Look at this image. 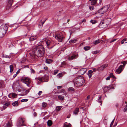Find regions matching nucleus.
Returning <instances> with one entry per match:
<instances>
[{
	"label": "nucleus",
	"mask_w": 127,
	"mask_h": 127,
	"mask_svg": "<svg viewBox=\"0 0 127 127\" xmlns=\"http://www.w3.org/2000/svg\"><path fill=\"white\" fill-rule=\"evenodd\" d=\"M33 54L38 58L43 57L44 54V49L42 45H39L35 46L34 48Z\"/></svg>",
	"instance_id": "f257e3e1"
},
{
	"label": "nucleus",
	"mask_w": 127,
	"mask_h": 127,
	"mask_svg": "<svg viewBox=\"0 0 127 127\" xmlns=\"http://www.w3.org/2000/svg\"><path fill=\"white\" fill-rule=\"evenodd\" d=\"M84 82V80L83 78L82 77H80L74 81V84L76 87H80L83 85Z\"/></svg>",
	"instance_id": "f03ea898"
},
{
	"label": "nucleus",
	"mask_w": 127,
	"mask_h": 127,
	"mask_svg": "<svg viewBox=\"0 0 127 127\" xmlns=\"http://www.w3.org/2000/svg\"><path fill=\"white\" fill-rule=\"evenodd\" d=\"M6 24H3L0 26V30L1 32L2 33L3 35H4L7 31L8 27Z\"/></svg>",
	"instance_id": "7ed1b4c3"
},
{
	"label": "nucleus",
	"mask_w": 127,
	"mask_h": 127,
	"mask_svg": "<svg viewBox=\"0 0 127 127\" xmlns=\"http://www.w3.org/2000/svg\"><path fill=\"white\" fill-rule=\"evenodd\" d=\"M109 7V5L104 6L98 11V12L100 14H104L107 11Z\"/></svg>",
	"instance_id": "20e7f679"
},
{
	"label": "nucleus",
	"mask_w": 127,
	"mask_h": 127,
	"mask_svg": "<svg viewBox=\"0 0 127 127\" xmlns=\"http://www.w3.org/2000/svg\"><path fill=\"white\" fill-rule=\"evenodd\" d=\"M54 36L55 38L60 42H62L64 38L63 36H61L60 34L58 33L55 34Z\"/></svg>",
	"instance_id": "39448f33"
},
{
	"label": "nucleus",
	"mask_w": 127,
	"mask_h": 127,
	"mask_svg": "<svg viewBox=\"0 0 127 127\" xmlns=\"http://www.w3.org/2000/svg\"><path fill=\"white\" fill-rule=\"evenodd\" d=\"M24 121L22 118L20 119L17 123V127H20L22 126H25V125L24 123Z\"/></svg>",
	"instance_id": "423d86ee"
},
{
	"label": "nucleus",
	"mask_w": 127,
	"mask_h": 127,
	"mask_svg": "<svg viewBox=\"0 0 127 127\" xmlns=\"http://www.w3.org/2000/svg\"><path fill=\"white\" fill-rule=\"evenodd\" d=\"M2 104V106L0 108V109L1 111L5 110L10 105V103L9 102H7Z\"/></svg>",
	"instance_id": "0eeeda50"
},
{
	"label": "nucleus",
	"mask_w": 127,
	"mask_h": 127,
	"mask_svg": "<svg viewBox=\"0 0 127 127\" xmlns=\"http://www.w3.org/2000/svg\"><path fill=\"white\" fill-rule=\"evenodd\" d=\"M123 66L122 65H120L118 68L115 71V73L117 74H120L123 69Z\"/></svg>",
	"instance_id": "6e6552de"
},
{
	"label": "nucleus",
	"mask_w": 127,
	"mask_h": 127,
	"mask_svg": "<svg viewBox=\"0 0 127 127\" xmlns=\"http://www.w3.org/2000/svg\"><path fill=\"white\" fill-rule=\"evenodd\" d=\"M78 57V54H73L71 56L69 57L68 59L69 61H71L76 59Z\"/></svg>",
	"instance_id": "1a4fd4ad"
},
{
	"label": "nucleus",
	"mask_w": 127,
	"mask_h": 127,
	"mask_svg": "<svg viewBox=\"0 0 127 127\" xmlns=\"http://www.w3.org/2000/svg\"><path fill=\"white\" fill-rule=\"evenodd\" d=\"M13 87L16 88L20 87L19 81H14L13 85Z\"/></svg>",
	"instance_id": "9d476101"
},
{
	"label": "nucleus",
	"mask_w": 127,
	"mask_h": 127,
	"mask_svg": "<svg viewBox=\"0 0 127 127\" xmlns=\"http://www.w3.org/2000/svg\"><path fill=\"white\" fill-rule=\"evenodd\" d=\"M21 80L23 82H31V80L28 77H24L21 79Z\"/></svg>",
	"instance_id": "9b49d317"
},
{
	"label": "nucleus",
	"mask_w": 127,
	"mask_h": 127,
	"mask_svg": "<svg viewBox=\"0 0 127 127\" xmlns=\"http://www.w3.org/2000/svg\"><path fill=\"white\" fill-rule=\"evenodd\" d=\"M107 25L104 21L101 22L99 26L100 28H105L107 27Z\"/></svg>",
	"instance_id": "f8f14e48"
},
{
	"label": "nucleus",
	"mask_w": 127,
	"mask_h": 127,
	"mask_svg": "<svg viewBox=\"0 0 127 127\" xmlns=\"http://www.w3.org/2000/svg\"><path fill=\"white\" fill-rule=\"evenodd\" d=\"M47 46H49L51 45L52 43L51 41V39L50 38H45L44 40Z\"/></svg>",
	"instance_id": "ddd939ff"
},
{
	"label": "nucleus",
	"mask_w": 127,
	"mask_h": 127,
	"mask_svg": "<svg viewBox=\"0 0 127 127\" xmlns=\"http://www.w3.org/2000/svg\"><path fill=\"white\" fill-rule=\"evenodd\" d=\"M87 71L86 68H84L80 69L79 71V73H80V75H82L84 74Z\"/></svg>",
	"instance_id": "4468645a"
},
{
	"label": "nucleus",
	"mask_w": 127,
	"mask_h": 127,
	"mask_svg": "<svg viewBox=\"0 0 127 127\" xmlns=\"http://www.w3.org/2000/svg\"><path fill=\"white\" fill-rule=\"evenodd\" d=\"M111 19L110 18L105 19L103 21L106 24L107 26L110 23Z\"/></svg>",
	"instance_id": "2eb2a0df"
},
{
	"label": "nucleus",
	"mask_w": 127,
	"mask_h": 127,
	"mask_svg": "<svg viewBox=\"0 0 127 127\" xmlns=\"http://www.w3.org/2000/svg\"><path fill=\"white\" fill-rule=\"evenodd\" d=\"M79 111V109L78 108H76L74 110L73 113V114L76 115L78 114V113Z\"/></svg>",
	"instance_id": "dca6fc26"
},
{
	"label": "nucleus",
	"mask_w": 127,
	"mask_h": 127,
	"mask_svg": "<svg viewBox=\"0 0 127 127\" xmlns=\"http://www.w3.org/2000/svg\"><path fill=\"white\" fill-rule=\"evenodd\" d=\"M29 92V90H24L22 92V95H26Z\"/></svg>",
	"instance_id": "f3484780"
},
{
	"label": "nucleus",
	"mask_w": 127,
	"mask_h": 127,
	"mask_svg": "<svg viewBox=\"0 0 127 127\" xmlns=\"http://www.w3.org/2000/svg\"><path fill=\"white\" fill-rule=\"evenodd\" d=\"M36 38V36H31L29 40L31 41H33Z\"/></svg>",
	"instance_id": "a211bd4d"
},
{
	"label": "nucleus",
	"mask_w": 127,
	"mask_h": 127,
	"mask_svg": "<svg viewBox=\"0 0 127 127\" xmlns=\"http://www.w3.org/2000/svg\"><path fill=\"white\" fill-rule=\"evenodd\" d=\"M71 125L69 123H68L67 122H65L64 124L63 127H71Z\"/></svg>",
	"instance_id": "6ab92c4d"
},
{
	"label": "nucleus",
	"mask_w": 127,
	"mask_h": 127,
	"mask_svg": "<svg viewBox=\"0 0 127 127\" xmlns=\"http://www.w3.org/2000/svg\"><path fill=\"white\" fill-rule=\"evenodd\" d=\"M47 124L49 127L51 126L52 124V121L50 120H48L47 122Z\"/></svg>",
	"instance_id": "aec40b11"
},
{
	"label": "nucleus",
	"mask_w": 127,
	"mask_h": 127,
	"mask_svg": "<svg viewBox=\"0 0 127 127\" xmlns=\"http://www.w3.org/2000/svg\"><path fill=\"white\" fill-rule=\"evenodd\" d=\"M13 3V0H9L8 3V5L9 6H11Z\"/></svg>",
	"instance_id": "412c9836"
},
{
	"label": "nucleus",
	"mask_w": 127,
	"mask_h": 127,
	"mask_svg": "<svg viewBox=\"0 0 127 127\" xmlns=\"http://www.w3.org/2000/svg\"><path fill=\"white\" fill-rule=\"evenodd\" d=\"M12 105L14 106H17L18 105V102L17 101H15L12 103Z\"/></svg>",
	"instance_id": "4be33fe9"
},
{
	"label": "nucleus",
	"mask_w": 127,
	"mask_h": 127,
	"mask_svg": "<svg viewBox=\"0 0 127 127\" xmlns=\"http://www.w3.org/2000/svg\"><path fill=\"white\" fill-rule=\"evenodd\" d=\"M62 108V106H57L56 107V110L57 111H59Z\"/></svg>",
	"instance_id": "5701e85b"
},
{
	"label": "nucleus",
	"mask_w": 127,
	"mask_h": 127,
	"mask_svg": "<svg viewBox=\"0 0 127 127\" xmlns=\"http://www.w3.org/2000/svg\"><path fill=\"white\" fill-rule=\"evenodd\" d=\"M4 81H0V88L3 87L4 85Z\"/></svg>",
	"instance_id": "b1692460"
},
{
	"label": "nucleus",
	"mask_w": 127,
	"mask_h": 127,
	"mask_svg": "<svg viewBox=\"0 0 127 127\" xmlns=\"http://www.w3.org/2000/svg\"><path fill=\"white\" fill-rule=\"evenodd\" d=\"M76 40L74 39H71L69 41V43H75L76 41Z\"/></svg>",
	"instance_id": "393cba45"
},
{
	"label": "nucleus",
	"mask_w": 127,
	"mask_h": 127,
	"mask_svg": "<svg viewBox=\"0 0 127 127\" xmlns=\"http://www.w3.org/2000/svg\"><path fill=\"white\" fill-rule=\"evenodd\" d=\"M98 101L101 103L100 104V105L101 106L102 104V103H101V96H99L98 97Z\"/></svg>",
	"instance_id": "a878e982"
},
{
	"label": "nucleus",
	"mask_w": 127,
	"mask_h": 127,
	"mask_svg": "<svg viewBox=\"0 0 127 127\" xmlns=\"http://www.w3.org/2000/svg\"><path fill=\"white\" fill-rule=\"evenodd\" d=\"M52 62V61L50 59H46L45 61L46 63L48 64H49L51 63Z\"/></svg>",
	"instance_id": "bb28decb"
},
{
	"label": "nucleus",
	"mask_w": 127,
	"mask_h": 127,
	"mask_svg": "<svg viewBox=\"0 0 127 127\" xmlns=\"http://www.w3.org/2000/svg\"><path fill=\"white\" fill-rule=\"evenodd\" d=\"M45 21L44 22H40L39 24V27L40 28H42L43 25L44 24Z\"/></svg>",
	"instance_id": "cd10ccee"
},
{
	"label": "nucleus",
	"mask_w": 127,
	"mask_h": 127,
	"mask_svg": "<svg viewBox=\"0 0 127 127\" xmlns=\"http://www.w3.org/2000/svg\"><path fill=\"white\" fill-rule=\"evenodd\" d=\"M100 42V41L99 39H97L95 40L94 42V44L95 45L96 44L99 43Z\"/></svg>",
	"instance_id": "c85d7f7f"
},
{
	"label": "nucleus",
	"mask_w": 127,
	"mask_h": 127,
	"mask_svg": "<svg viewBox=\"0 0 127 127\" xmlns=\"http://www.w3.org/2000/svg\"><path fill=\"white\" fill-rule=\"evenodd\" d=\"M96 2V0H92L91 2V4L92 5H94L95 4Z\"/></svg>",
	"instance_id": "c756f323"
},
{
	"label": "nucleus",
	"mask_w": 127,
	"mask_h": 127,
	"mask_svg": "<svg viewBox=\"0 0 127 127\" xmlns=\"http://www.w3.org/2000/svg\"><path fill=\"white\" fill-rule=\"evenodd\" d=\"M9 68H10V72L11 73L13 71V65H10Z\"/></svg>",
	"instance_id": "7c9ffc66"
},
{
	"label": "nucleus",
	"mask_w": 127,
	"mask_h": 127,
	"mask_svg": "<svg viewBox=\"0 0 127 127\" xmlns=\"http://www.w3.org/2000/svg\"><path fill=\"white\" fill-rule=\"evenodd\" d=\"M58 98L60 100H63L64 99V97L62 95H59L58 96Z\"/></svg>",
	"instance_id": "2f4dec72"
},
{
	"label": "nucleus",
	"mask_w": 127,
	"mask_h": 127,
	"mask_svg": "<svg viewBox=\"0 0 127 127\" xmlns=\"http://www.w3.org/2000/svg\"><path fill=\"white\" fill-rule=\"evenodd\" d=\"M84 48L85 50L87 51L90 49L91 48V47L89 46H86L84 47Z\"/></svg>",
	"instance_id": "473e14b6"
},
{
	"label": "nucleus",
	"mask_w": 127,
	"mask_h": 127,
	"mask_svg": "<svg viewBox=\"0 0 127 127\" xmlns=\"http://www.w3.org/2000/svg\"><path fill=\"white\" fill-rule=\"evenodd\" d=\"M111 86H112L111 85H109V86H107V87H105L104 88V90H110L111 88Z\"/></svg>",
	"instance_id": "72a5a7b5"
},
{
	"label": "nucleus",
	"mask_w": 127,
	"mask_h": 127,
	"mask_svg": "<svg viewBox=\"0 0 127 127\" xmlns=\"http://www.w3.org/2000/svg\"><path fill=\"white\" fill-rule=\"evenodd\" d=\"M47 105V103L45 102H43L42 104V107L43 108H45L46 107Z\"/></svg>",
	"instance_id": "f704fd0d"
},
{
	"label": "nucleus",
	"mask_w": 127,
	"mask_h": 127,
	"mask_svg": "<svg viewBox=\"0 0 127 127\" xmlns=\"http://www.w3.org/2000/svg\"><path fill=\"white\" fill-rule=\"evenodd\" d=\"M103 69L102 66L99 67L97 69V70L98 71H102Z\"/></svg>",
	"instance_id": "c9c22d12"
},
{
	"label": "nucleus",
	"mask_w": 127,
	"mask_h": 127,
	"mask_svg": "<svg viewBox=\"0 0 127 127\" xmlns=\"http://www.w3.org/2000/svg\"><path fill=\"white\" fill-rule=\"evenodd\" d=\"M63 76V75L61 73H59L57 75V77L58 78H59L60 77H62Z\"/></svg>",
	"instance_id": "e433bc0d"
},
{
	"label": "nucleus",
	"mask_w": 127,
	"mask_h": 127,
	"mask_svg": "<svg viewBox=\"0 0 127 127\" xmlns=\"http://www.w3.org/2000/svg\"><path fill=\"white\" fill-rule=\"evenodd\" d=\"M127 40V38H125L123 39L121 42V44H123L124 43L125 41H126Z\"/></svg>",
	"instance_id": "4c0bfd02"
},
{
	"label": "nucleus",
	"mask_w": 127,
	"mask_h": 127,
	"mask_svg": "<svg viewBox=\"0 0 127 127\" xmlns=\"http://www.w3.org/2000/svg\"><path fill=\"white\" fill-rule=\"evenodd\" d=\"M68 90L69 91H74V89L73 88L70 87L68 89Z\"/></svg>",
	"instance_id": "58836bf2"
},
{
	"label": "nucleus",
	"mask_w": 127,
	"mask_h": 127,
	"mask_svg": "<svg viewBox=\"0 0 127 127\" xmlns=\"http://www.w3.org/2000/svg\"><path fill=\"white\" fill-rule=\"evenodd\" d=\"M35 79H36L37 81H38L40 82H41L42 81V78L40 77H38L37 78H35Z\"/></svg>",
	"instance_id": "ea45409f"
},
{
	"label": "nucleus",
	"mask_w": 127,
	"mask_h": 127,
	"mask_svg": "<svg viewBox=\"0 0 127 127\" xmlns=\"http://www.w3.org/2000/svg\"><path fill=\"white\" fill-rule=\"evenodd\" d=\"M31 82H30L29 83V82H23V83H24L25 84H26L27 86L28 87H30V84L31 83Z\"/></svg>",
	"instance_id": "a19ab883"
},
{
	"label": "nucleus",
	"mask_w": 127,
	"mask_h": 127,
	"mask_svg": "<svg viewBox=\"0 0 127 127\" xmlns=\"http://www.w3.org/2000/svg\"><path fill=\"white\" fill-rule=\"evenodd\" d=\"M90 22L93 24H95L96 22V21L94 20H91L90 21Z\"/></svg>",
	"instance_id": "79ce46f5"
},
{
	"label": "nucleus",
	"mask_w": 127,
	"mask_h": 127,
	"mask_svg": "<svg viewBox=\"0 0 127 127\" xmlns=\"http://www.w3.org/2000/svg\"><path fill=\"white\" fill-rule=\"evenodd\" d=\"M107 66L108 64H104L102 66L103 69L106 67H107Z\"/></svg>",
	"instance_id": "37998d69"
},
{
	"label": "nucleus",
	"mask_w": 127,
	"mask_h": 127,
	"mask_svg": "<svg viewBox=\"0 0 127 127\" xmlns=\"http://www.w3.org/2000/svg\"><path fill=\"white\" fill-rule=\"evenodd\" d=\"M121 63L123 64V68H124L126 64H127V62L126 61H124Z\"/></svg>",
	"instance_id": "c03bdc74"
},
{
	"label": "nucleus",
	"mask_w": 127,
	"mask_h": 127,
	"mask_svg": "<svg viewBox=\"0 0 127 127\" xmlns=\"http://www.w3.org/2000/svg\"><path fill=\"white\" fill-rule=\"evenodd\" d=\"M59 70L57 69L54 70L53 73V74L54 75L56 74L58 72Z\"/></svg>",
	"instance_id": "a18cd8bd"
},
{
	"label": "nucleus",
	"mask_w": 127,
	"mask_h": 127,
	"mask_svg": "<svg viewBox=\"0 0 127 127\" xmlns=\"http://www.w3.org/2000/svg\"><path fill=\"white\" fill-rule=\"evenodd\" d=\"M31 73H35V70L32 68L30 69Z\"/></svg>",
	"instance_id": "49530a36"
},
{
	"label": "nucleus",
	"mask_w": 127,
	"mask_h": 127,
	"mask_svg": "<svg viewBox=\"0 0 127 127\" xmlns=\"http://www.w3.org/2000/svg\"><path fill=\"white\" fill-rule=\"evenodd\" d=\"M109 76L110 77H112L114 79L115 78V76L113 75L112 73H111L110 74Z\"/></svg>",
	"instance_id": "de8ad7c7"
},
{
	"label": "nucleus",
	"mask_w": 127,
	"mask_h": 127,
	"mask_svg": "<svg viewBox=\"0 0 127 127\" xmlns=\"http://www.w3.org/2000/svg\"><path fill=\"white\" fill-rule=\"evenodd\" d=\"M28 100L27 99H23L21 100V101L22 102H25L27 101Z\"/></svg>",
	"instance_id": "09e8293b"
},
{
	"label": "nucleus",
	"mask_w": 127,
	"mask_h": 127,
	"mask_svg": "<svg viewBox=\"0 0 127 127\" xmlns=\"http://www.w3.org/2000/svg\"><path fill=\"white\" fill-rule=\"evenodd\" d=\"M94 7L92 6H90L89 7V9L90 10H93L94 9Z\"/></svg>",
	"instance_id": "8fccbe9b"
},
{
	"label": "nucleus",
	"mask_w": 127,
	"mask_h": 127,
	"mask_svg": "<svg viewBox=\"0 0 127 127\" xmlns=\"http://www.w3.org/2000/svg\"><path fill=\"white\" fill-rule=\"evenodd\" d=\"M7 126L8 127H11V123L10 122H8L7 125Z\"/></svg>",
	"instance_id": "3c124183"
},
{
	"label": "nucleus",
	"mask_w": 127,
	"mask_h": 127,
	"mask_svg": "<svg viewBox=\"0 0 127 127\" xmlns=\"http://www.w3.org/2000/svg\"><path fill=\"white\" fill-rule=\"evenodd\" d=\"M17 96L14 93H13L12 94V96L13 97H16Z\"/></svg>",
	"instance_id": "603ef678"
},
{
	"label": "nucleus",
	"mask_w": 127,
	"mask_h": 127,
	"mask_svg": "<svg viewBox=\"0 0 127 127\" xmlns=\"http://www.w3.org/2000/svg\"><path fill=\"white\" fill-rule=\"evenodd\" d=\"M115 119H114L112 121V122H111V124H110V127L112 126L113 125V124L114 123V121Z\"/></svg>",
	"instance_id": "864d4df0"
},
{
	"label": "nucleus",
	"mask_w": 127,
	"mask_h": 127,
	"mask_svg": "<svg viewBox=\"0 0 127 127\" xmlns=\"http://www.w3.org/2000/svg\"><path fill=\"white\" fill-rule=\"evenodd\" d=\"M99 51H94L93 52V53L94 54H96L98 53Z\"/></svg>",
	"instance_id": "5fc2aeb1"
},
{
	"label": "nucleus",
	"mask_w": 127,
	"mask_h": 127,
	"mask_svg": "<svg viewBox=\"0 0 127 127\" xmlns=\"http://www.w3.org/2000/svg\"><path fill=\"white\" fill-rule=\"evenodd\" d=\"M127 110V105L125 108H124V111L125 112H126Z\"/></svg>",
	"instance_id": "6e6d98bb"
},
{
	"label": "nucleus",
	"mask_w": 127,
	"mask_h": 127,
	"mask_svg": "<svg viewBox=\"0 0 127 127\" xmlns=\"http://www.w3.org/2000/svg\"><path fill=\"white\" fill-rule=\"evenodd\" d=\"M42 93V91H39L37 94L38 95H40Z\"/></svg>",
	"instance_id": "4d7b16f0"
},
{
	"label": "nucleus",
	"mask_w": 127,
	"mask_h": 127,
	"mask_svg": "<svg viewBox=\"0 0 127 127\" xmlns=\"http://www.w3.org/2000/svg\"><path fill=\"white\" fill-rule=\"evenodd\" d=\"M88 73L92 74L93 72V71L92 70H90L88 71Z\"/></svg>",
	"instance_id": "13d9d810"
},
{
	"label": "nucleus",
	"mask_w": 127,
	"mask_h": 127,
	"mask_svg": "<svg viewBox=\"0 0 127 127\" xmlns=\"http://www.w3.org/2000/svg\"><path fill=\"white\" fill-rule=\"evenodd\" d=\"M88 75L89 76V78H90L92 76V74H89L88 73Z\"/></svg>",
	"instance_id": "bf43d9fd"
},
{
	"label": "nucleus",
	"mask_w": 127,
	"mask_h": 127,
	"mask_svg": "<svg viewBox=\"0 0 127 127\" xmlns=\"http://www.w3.org/2000/svg\"><path fill=\"white\" fill-rule=\"evenodd\" d=\"M110 77L109 76H108L107 78H106V80H109L110 79Z\"/></svg>",
	"instance_id": "052dcab7"
},
{
	"label": "nucleus",
	"mask_w": 127,
	"mask_h": 127,
	"mask_svg": "<svg viewBox=\"0 0 127 127\" xmlns=\"http://www.w3.org/2000/svg\"><path fill=\"white\" fill-rule=\"evenodd\" d=\"M20 69H19L16 72V74H18L20 72Z\"/></svg>",
	"instance_id": "680f3d73"
},
{
	"label": "nucleus",
	"mask_w": 127,
	"mask_h": 127,
	"mask_svg": "<svg viewBox=\"0 0 127 127\" xmlns=\"http://www.w3.org/2000/svg\"><path fill=\"white\" fill-rule=\"evenodd\" d=\"M92 69L93 70V71L94 72H95L97 70V69H96V68H92Z\"/></svg>",
	"instance_id": "e2e57ef3"
},
{
	"label": "nucleus",
	"mask_w": 127,
	"mask_h": 127,
	"mask_svg": "<svg viewBox=\"0 0 127 127\" xmlns=\"http://www.w3.org/2000/svg\"><path fill=\"white\" fill-rule=\"evenodd\" d=\"M102 0H99V5H101Z\"/></svg>",
	"instance_id": "0e129e2a"
},
{
	"label": "nucleus",
	"mask_w": 127,
	"mask_h": 127,
	"mask_svg": "<svg viewBox=\"0 0 127 127\" xmlns=\"http://www.w3.org/2000/svg\"><path fill=\"white\" fill-rule=\"evenodd\" d=\"M62 88V87L61 86H58V89H61Z\"/></svg>",
	"instance_id": "69168bd1"
},
{
	"label": "nucleus",
	"mask_w": 127,
	"mask_h": 127,
	"mask_svg": "<svg viewBox=\"0 0 127 127\" xmlns=\"http://www.w3.org/2000/svg\"><path fill=\"white\" fill-rule=\"evenodd\" d=\"M44 69L46 70L48 69V68L47 66H45L44 67Z\"/></svg>",
	"instance_id": "338daca9"
},
{
	"label": "nucleus",
	"mask_w": 127,
	"mask_h": 127,
	"mask_svg": "<svg viewBox=\"0 0 127 127\" xmlns=\"http://www.w3.org/2000/svg\"><path fill=\"white\" fill-rule=\"evenodd\" d=\"M26 58H24L23 59V61H25L26 60Z\"/></svg>",
	"instance_id": "774afa93"
}]
</instances>
